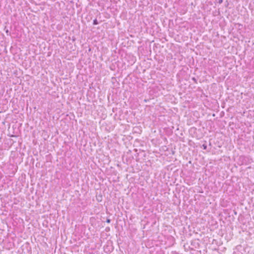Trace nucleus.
Instances as JSON below:
<instances>
[{"mask_svg": "<svg viewBox=\"0 0 254 254\" xmlns=\"http://www.w3.org/2000/svg\"><path fill=\"white\" fill-rule=\"evenodd\" d=\"M252 162V159H251L249 156H246L244 155L240 156L238 160V164L240 165H247L250 164Z\"/></svg>", "mask_w": 254, "mask_h": 254, "instance_id": "f257e3e1", "label": "nucleus"}, {"mask_svg": "<svg viewBox=\"0 0 254 254\" xmlns=\"http://www.w3.org/2000/svg\"><path fill=\"white\" fill-rule=\"evenodd\" d=\"M93 25H97L98 24V22L97 20V19H95L93 20Z\"/></svg>", "mask_w": 254, "mask_h": 254, "instance_id": "f03ea898", "label": "nucleus"}, {"mask_svg": "<svg viewBox=\"0 0 254 254\" xmlns=\"http://www.w3.org/2000/svg\"><path fill=\"white\" fill-rule=\"evenodd\" d=\"M207 145L205 144H203L202 145V148L203 149H207Z\"/></svg>", "mask_w": 254, "mask_h": 254, "instance_id": "7ed1b4c3", "label": "nucleus"}, {"mask_svg": "<svg viewBox=\"0 0 254 254\" xmlns=\"http://www.w3.org/2000/svg\"><path fill=\"white\" fill-rule=\"evenodd\" d=\"M110 221H111V220L110 219H107V223H110Z\"/></svg>", "mask_w": 254, "mask_h": 254, "instance_id": "20e7f679", "label": "nucleus"}, {"mask_svg": "<svg viewBox=\"0 0 254 254\" xmlns=\"http://www.w3.org/2000/svg\"><path fill=\"white\" fill-rule=\"evenodd\" d=\"M222 0H219V3H222Z\"/></svg>", "mask_w": 254, "mask_h": 254, "instance_id": "39448f33", "label": "nucleus"}, {"mask_svg": "<svg viewBox=\"0 0 254 254\" xmlns=\"http://www.w3.org/2000/svg\"><path fill=\"white\" fill-rule=\"evenodd\" d=\"M192 79H193V80H195V78H192Z\"/></svg>", "mask_w": 254, "mask_h": 254, "instance_id": "423d86ee", "label": "nucleus"}]
</instances>
